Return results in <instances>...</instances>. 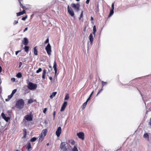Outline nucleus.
I'll return each mask as SVG.
<instances>
[{"mask_svg":"<svg viewBox=\"0 0 151 151\" xmlns=\"http://www.w3.org/2000/svg\"><path fill=\"white\" fill-rule=\"evenodd\" d=\"M24 104V102L23 100L22 99H19L17 102L16 106V107L19 109H22Z\"/></svg>","mask_w":151,"mask_h":151,"instance_id":"f257e3e1","label":"nucleus"},{"mask_svg":"<svg viewBox=\"0 0 151 151\" xmlns=\"http://www.w3.org/2000/svg\"><path fill=\"white\" fill-rule=\"evenodd\" d=\"M37 87V85L32 82L29 83L28 86V88L30 90L35 89Z\"/></svg>","mask_w":151,"mask_h":151,"instance_id":"f03ea898","label":"nucleus"},{"mask_svg":"<svg viewBox=\"0 0 151 151\" xmlns=\"http://www.w3.org/2000/svg\"><path fill=\"white\" fill-rule=\"evenodd\" d=\"M60 147L63 151H67V148L66 146V143L65 142H61L60 145Z\"/></svg>","mask_w":151,"mask_h":151,"instance_id":"7ed1b4c3","label":"nucleus"},{"mask_svg":"<svg viewBox=\"0 0 151 151\" xmlns=\"http://www.w3.org/2000/svg\"><path fill=\"white\" fill-rule=\"evenodd\" d=\"M73 8H74L76 11L78 12L79 10L80 5L78 4H76L74 3H72L70 5Z\"/></svg>","mask_w":151,"mask_h":151,"instance_id":"20e7f679","label":"nucleus"},{"mask_svg":"<svg viewBox=\"0 0 151 151\" xmlns=\"http://www.w3.org/2000/svg\"><path fill=\"white\" fill-rule=\"evenodd\" d=\"M47 54L50 55L51 52V47L49 43H48L46 47L45 48Z\"/></svg>","mask_w":151,"mask_h":151,"instance_id":"39448f33","label":"nucleus"},{"mask_svg":"<svg viewBox=\"0 0 151 151\" xmlns=\"http://www.w3.org/2000/svg\"><path fill=\"white\" fill-rule=\"evenodd\" d=\"M62 129L60 127H59L56 131L55 133L58 137H59L61 132Z\"/></svg>","mask_w":151,"mask_h":151,"instance_id":"423d86ee","label":"nucleus"},{"mask_svg":"<svg viewBox=\"0 0 151 151\" xmlns=\"http://www.w3.org/2000/svg\"><path fill=\"white\" fill-rule=\"evenodd\" d=\"M77 135L78 137L83 140L84 139V134L83 132H80L77 133Z\"/></svg>","mask_w":151,"mask_h":151,"instance_id":"0eeeda50","label":"nucleus"},{"mask_svg":"<svg viewBox=\"0 0 151 151\" xmlns=\"http://www.w3.org/2000/svg\"><path fill=\"white\" fill-rule=\"evenodd\" d=\"M1 116L2 118L6 122H8L9 120L10 119V117L6 116L5 114L3 113H1Z\"/></svg>","mask_w":151,"mask_h":151,"instance_id":"6e6552de","label":"nucleus"},{"mask_svg":"<svg viewBox=\"0 0 151 151\" xmlns=\"http://www.w3.org/2000/svg\"><path fill=\"white\" fill-rule=\"evenodd\" d=\"M67 105V102L66 101H65L64 102L62 107L61 108V109L60 110V111H63L65 109L66 106Z\"/></svg>","mask_w":151,"mask_h":151,"instance_id":"1a4fd4ad","label":"nucleus"},{"mask_svg":"<svg viewBox=\"0 0 151 151\" xmlns=\"http://www.w3.org/2000/svg\"><path fill=\"white\" fill-rule=\"evenodd\" d=\"M143 137L145 140L148 141H149V135L147 133H146L144 134L143 135Z\"/></svg>","mask_w":151,"mask_h":151,"instance_id":"9d476101","label":"nucleus"},{"mask_svg":"<svg viewBox=\"0 0 151 151\" xmlns=\"http://www.w3.org/2000/svg\"><path fill=\"white\" fill-rule=\"evenodd\" d=\"M25 119L28 121H31L32 120V117L30 115H26L25 116Z\"/></svg>","mask_w":151,"mask_h":151,"instance_id":"9b49d317","label":"nucleus"},{"mask_svg":"<svg viewBox=\"0 0 151 151\" xmlns=\"http://www.w3.org/2000/svg\"><path fill=\"white\" fill-rule=\"evenodd\" d=\"M89 39L90 42H91V44H92L93 42V39L92 33H91L90 34L89 36Z\"/></svg>","mask_w":151,"mask_h":151,"instance_id":"f8f14e48","label":"nucleus"},{"mask_svg":"<svg viewBox=\"0 0 151 151\" xmlns=\"http://www.w3.org/2000/svg\"><path fill=\"white\" fill-rule=\"evenodd\" d=\"M47 131L46 129L43 130L41 133L40 135L45 137Z\"/></svg>","mask_w":151,"mask_h":151,"instance_id":"ddd939ff","label":"nucleus"},{"mask_svg":"<svg viewBox=\"0 0 151 151\" xmlns=\"http://www.w3.org/2000/svg\"><path fill=\"white\" fill-rule=\"evenodd\" d=\"M57 65L55 61L54 63L53 68L55 70V73H57Z\"/></svg>","mask_w":151,"mask_h":151,"instance_id":"4468645a","label":"nucleus"},{"mask_svg":"<svg viewBox=\"0 0 151 151\" xmlns=\"http://www.w3.org/2000/svg\"><path fill=\"white\" fill-rule=\"evenodd\" d=\"M26 13V12L25 10H23L22 11L19 12L17 13V16H20L21 15H22Z\"/></svg>","mask_w":151,"mask_h":151,"instance_id":"2eb2a0df","label":"nucleus"},{"mask_svg":"<svg viewBox=\"0 0 151 151\" xmlns=\"http://www.w3.org/2000/svg\"><path fill=\"white\" fill-rule=\"evenodd\" d=\"M23 42L25 45H27L28 43V39L26 38H24Z\"/></svg>","mask_w":151,"mask_h":151,"instance_id":"dca6fc26","label":"nucleus"},{"mask_svg":"<svg viewBox=\"0 0 151 151\" xmlns=\"http://www.w3.org/2000/svg\"><path fill=\"white\" fill-rule=\"evenodd\" d=\"M69 14L70 15V16L72 17H74V12L72 10H70L68 11Z\"/></svg>","mask_w":151,"mask_h":151,"instance_id":"f3484780","label":"nucleus"},{"mask_svg":"<svg viewBox=\"0 0 151 151\" xmlns=\"http://www.w3.org/2000/svg\"><path fill=\"white\" fill-rule=\"evenodd\" d=\"M30 8V6L28 4H26L25 6H24V7L23 9V10L25 11V10L28 9Z\"/></svg>","mask_w":151,"mask_h":151,"instance_id":"a211bd4d","label":"nucleus"},{"mask_svg":"<svg viewBox=\"0 0 151 151\" xmlns=\"http://www.w3.org/2000/svg\"><path fill=\"white\" fill-rule=\"evenodd\" d=\"M26 146L27 149L28 150H29V149L31 148V144L29 142H28L27 143Z\"/></svg>","mask_w":151,"mask_h":151,"instance_id":"6ab92c4d","label":"nucleus"},{"mask_svg":"<svg viewBox=\"0 0 151 151\" xmlns=\"http://www.w3.org/2000/svg\"><path fill=\"white\" fill-rule=\"evenodd\" d=\"M44 137L43 136L40 134V135L39 137V142H42L44 139Z\"/></svg>","mask_w":151,"mask_h":151,"instance_id":"aec40b11","label":"nucleus"},{"mask_svg":"<svg viewBox=\"0 0 151 151\" xmlns=\"http://www.w3.org/2000/svg\"><path fill=\"white\" fill-rule=\"evenodd\" d=\"M34 52L35 55H37V47H35L34 48Z\"/></svg>","mask_w":151,"mask_h":151,"instance_id":"412c9836","label":"nucleus"},{"mask_svg":"<svg viewBox=\"0 0 151 151\" xmlns=\"http://www.w3.org/2000/svg\"><path fill=\"white\" fill-rule=\"evenodd\" d=\"M96 27L95 25L93 27V34L94 35V36H95L96 32Z\"/></svg>","mask_w":151,"mask_h":151,"instance_id":"4be33fe9","label":"nucleus"},{"mask_svg":"<svg viewBox=\"0 0 151 151\" xmlns=\"http://www.w3.org/2000/svg\"><path fill=\"white\" fill-rule=\"evenodd\" d=\"M25 51L27 53H28L29 51V47L27 46H25L24 47Z\"/></svg>","mask_w":151,"mask_h":151,"instance_id":"5701e85b","label":"nucleus"},{"mask_svg":"<svg viewBox=\"0 0 151 151\" xmlns=\"http://www.w3.org/2000/svg\"><path fill=\"white\" fill-rule=\"evenodd\" d=\"M57 93L56 92H55L52 93V94L50 95V98L51 99H52L54 97Z\"/></svg>","mask_w":151,"mask_h":151,"instance_id":"b1692460","label":"nucleus"},{"mask_svg":"<svg viewBox=\"0 0 151 151\" xmlns=\"http://www.w3.org/2000/svg\"><path fill=\"white\" fill-rule=\"evenodd\" d=\"M13 95L12 94H11L10 95H9L8 97V98L6 99L5 101H9L10 99H11L12 97L13 96Z\"/></svg>","mask_w":151,"mask_h":151,"instance_id":"393cba45","label":"nucleus"},{"mask_svg":"<svg viewBox=\"0 0 151 151\" xmlns=\"http://www.w3.org/2000/svg\"><path fill=\"white\" fill-rule=\"evenodd\" d=\"M16 77L18 78H21L22 77V73L19 72L18 73Z\"/></svg>","mask_w":151,"mask_h":151,"instance_id":"a878e982","label":"nucleus"},{"mask_svg":"<svg viewBox=\"0 0 151 151\" xmlns=\"http://www.w3.org/2000/svg\"><path fill=\"white\" fill-rule=\"evenodd\" d=\"M69 142L72 145H73L75 143V142L74 140H70L69 141Z\"/></svg>","mask_w":151,"mask_h":151,"instance_id":"bb28decb","label":"nucleus"},{"mask_svg":"<svg viewBox=\"0 0 151 151\" xmlns=\"http://www.w3.org/2000/svg\"><path fill=\"white\" fill-rule=\"evenodd\" d=\"M72 151H78V150L77 149V148L75 146H74L73 147V148L72 149Z\"/></svg>","mask_w":151,"mask_h":151,"instance_id":"cd10ccee","label":"nucleus"},{"mask_svg":"<svg viewBox=\"0 0 151 151\" xmlns=\"http://www.w3.org/2000/svg\"><path fill=\"white\" fill-rule=\"evenodd\" d=\"M36 139H37L36 137H33V138H32L31 139L30 141V142H34L36 140Z\"/></svg>","mask_w":151,"mask_h":151,"instance_id":"c85d7f7f","label":"nucleus"},{"mask_svg":"<svg viewBox=\"0 0 151 151\" xmlns=\"http://www.w3.org/2000/svg\"><path fill=\"white\" fill-rule=\"evenodd\" d=\"M114 10L111 9L110 10V14L109 16H111L112 15L114 14Z\"/></svg>","mask_w":151,"mask_h":151,"instance_id":"c756f323","label":"nucleus"},{"mask_svg":"<svg viewBox=\"0 0 151 151\" xmlns=\"http://www.w3.org/2000/svg\"><path fill=\"white\" fill-rule=\"evenodd\" d=\"M69 98V96L68 94H66L65 97L64 99L65 100H66L68 99Z\"/></svg>","mask_w":151,"mask_h":151,"instance_id":"7c9ffc66","label":"nucleus"},{"mask_svg":"<svg viewBox=\"0 0 151 151\" xmlns=\"http://www.w3.org/2000/svg\"><path fill=\"white\" fill-rule=\"evenodd\" d=\"M83 11H82L81 12L80 17L79 18V19H81V18L83 17Z\"/></svg>","mask_w":151,"mask_h":151,"instance_id":"2f4dec72","label":"nucleus"},{"mask_svg":"<svg viewBox=\"0 0 151 151\" xmlns=\"http://www.w3.org/2000/svg\"><path fill=\"white\" fill-rule=\"evenodd\" d=\"M17 91V89H14L12 91V93L11 94H12V95H13Z\"/></svg>","mask_w":151,"mask_h":151,"instance_id":"473e14b6","label":"nucleus"},{"mask_svg":"<svg viewBox=\"0 0 151 151\" xmlns=\"http://www.w3.org/2000/svg\"><path fill=\"white\" fill-rule=\"evenodd\" d=\"M42 71V68H39L36 71L37 73H39L40 72H41Z\"/></svg>","mask_w":151,"mask_h":151,"instance_id":"72a5a7b5","label":"nucleus"},{"mask_svg":"<svg viewBox=\"0 0 151 151\" xmlns=\"http://www.w3.org/2000/svg\"><path fill=\"white\" fill-rule=\"evenodd\" d=\"M87 103L86 102H85V103H84L83 105V108H84L86 107L87 104Z\"/></svg>","mask_w":151,"mask_h":151,"instance_id":"f704fd0d","label":"nucleus"},{"mask_svg":"<svg viewBox=\"0 0 151 151\" xmlns=\"http://www.w3.org/2000/svg\"><path fill=\"white\" fill-rule=\"evenodd\" d=\"M107 84V83L106 82H105L104 81H102V88H103V87L105 85V84Z\"/></svg>","mask_w":151,"mask_h":151,"instance_id":"c9c22d12","label":"nucleus"},{"mask_svg":"<svg viewBox=\"0 0 151 151\" xmlns=\"http://www.w3.org/2000/svg\"><path fill=\"white\" fill-rule=\"evenodd\" d=\"M33 102V101L32 99H29L28 101V103L29 104H31Z\"/></svg>","mask_w":151,"mask_h":151,"instance_id":"e433bc0d","label":"nucleus"},{"mask_svg":"<svg viewBox=\"0 0 151 151\" xmlns=\"http://www.w3.org/2000/svg\"><path fill=\"white\" fill-rule=\"evenodd\" d=\"M19 3L20 4V7L22 8L23 9V8L24 7V6L21 3V2L19 1Z\"/></svg>","mask_w":151,"mask_h":151,"instance_id":"4c0bfd02","label":"nucleus"},{"mask_svg":"<svg viewBox=\"0 0 151 151\" xmlns=\"http://www.w3.org/2000/svg\"><path fill=\"white\" fill-rule=\"evenodd\" d=\"M27 15H26V16H25V17H22V19L23 20H25L27 18Z\"/></svg>","mask_w":151,"mask_h":151,"instance_id":"58836bf2","label":"nucleus"},{"mask_svg":"<svg viewBox=\"0 0 151 151\" xmlns=\"http://www.w3.org/2000/svg\"><path fill=\"white\" fill-rule=\"evenodd\" d=\"M114 2H113L112 3V4L111 5V9L114 10Z\"/></svg>","mask_w":151,"mask_h":151,"instance_id":"ea45409f","label":"nucleus"},{"mask_svg":"<svg viewBox=\"0 0 151 151\" xmlns=\"http://www.w3.org/2000/svg\"><path fill=\"white\" fill-rule=\"evenodd\" d=\"M49 42V39L48 38L45 41V44H46L47 43H48Z\"/></svg>","mask_w":151,"mask_h":151,"instance_id":"a19ab883","label":"nucleus"},{"mask_svg":"<svg viewBox=\"0 0 151 151\" xmlns=\"http://www.w3.org/2000/svg\"><path fill=\"white\" fill-rule=\"evenodd\" d=\"M18 23V21H17L16 20H15V21H14V22L13 24L14 25H15L16 24H17Z\"/></svg>","mask_w":151,"mask_h":151,"instance_id":"79ce46f5","label":"nucleus"},{"mask_svg":"<svg viewBox=\"0 0 151 151\" xmlns=\"http://www.w3.org/2000/svg\"><path fill=\"white\" fill-rule=\"evenodd\" d=\"M46 70H44L43 73H42V75H45L46 73Z\"/></svg>","mask_w":151,"mask_h":151,"instance_id":"37998d69","label":"nucleus"},{"mask_svg":"<svg viewBox=\"0 0 151 151\" xmlns=\"http://www.w3.org/2000/svg\"><path fill=\"white\" fill-rule=\"evenodd\" d=\"M148 124L150 126H151V118H150V120L148 122Z\"/></svg>","mask_w":151,"mask_h":151,"instance_id":"c03bdc74","label":"nucleus"},{"mask_svg":"<svg viewBox=\"0 0 151 151\" xmlns=\"http://www.w3.org/2000/svg\"><path fill=\"white\" fill-rule=\"evenodd\" d=\"M47 109L46 108H45L44 109L43 111V112L45 114L46 113V111H47Z\"/></svg>","mask_w":151,"mask_h":151,"instance_id":"a18cd8bd","label":"nucleus"},{"mask_svg":"<svg viewBox=\"0 0 151 151\" xmlns=\"http://www.w3.org/2000/svg\"><path fill=\"white\" fill-rule=\"evenodd\" d=\"M11 80L13 82H14L15 81V79L14 78H12Z\"/></svg>","mask_w":151,"mask_h":151,"instance_id":"49530a36","label":"nucleus"},{"mask_svg":"<svg viewBox=\"0 0 151 151\" xmlns=\"http://www.w3.org/2000/svg\"><path fill=\"white\" fill-rule=\"evenodd\" d=\"M22 65V63L21 62H20L19 63V68H20L21 66Z\"/></svg>","mask_w":151,"mask_h":151,"instance_id":"de8ad7c7","label":"nucleus"},{"mask_svg":"<svg viewBox=\"0 0 151 151\" xmlns=\"http://www.w3.org/2000/svg\"><path fill=\"white\" fill-rule=\"evenodd\" d=\"M90 0H86V3L87 4H88Z\"/></svg>","mask_w":151,"mask_h":151,"instance_id":"09e8293b","label":"nucleus"},{"mask_svg":"<svg viewBox=\"0 0 151 151\" xmlns=\"http://www.w3.org/2000/svg\"><path fill=\"white\" fill-rule=\"evenodd\" d=\"M20 51H20V50H19V51H16V53H15L16 55H17L18 54V53L19 52H20Z\"/></svg>","mask_w":151,"mask_h":151,"instance_id":"8fccbe9b","label":"nucleus"},{"mask_svg":"<svg viewBox=\"0 0 151 151\" xmlns=\"http://www.w3.org/2000/svg\"><path fill=\"white\" fill-rule=\"evenodd\" d=\"M90 99V97H89L88 98V99H87L86 101V102L87 103L88 102Z\"/></svg>","mask_w":151,"mask_h":151,"instance_id":"3c124183","label":"nucleus"},{"mask_svg":"<svg viewBox=\"0 0 151 151\" xmlns=\"http://www.w3.org/2000/svg\"><path fill=\"white\" fill-rule=\"evenodd\" d=\"M68 11H69L71 9H70L69 6H68Z\"/></svg>","mask_w":151,"mask_h":151,"instance_id":"603ef678","label":"nucleus"},{"mask_svg":"<svg viewBox=\"0 0 151 151\" xmlns=\"http://www.w3.org/2000/svg\"><path fill=\"white\" fill-rule=\"evenodd\" d=\"M28 29V28L27 27H26L25 29L24 30L23 32H25L26 31H27Z\"/></svg>","mask_w":151,"mask_h":151,"instance_id":"864d4df0","label":"nucleus"},{"mask_svg":"<svg viewBox=\"0 0 151 151\" xmlns=\"http://www.w3.org/2000/svg\"><path fill=\"white\" fill-rule=\"evenodd\" d=\"M42 78L43 79H44L45 78V75H42Z\"/></svg>","mask_w":151,"mask_h":151,"instance_id":"5fc2aeb1","label":"nucleus"},{"mask_svg":"<svg viewBox=\"0 0 151 151\" xmlns=\"http://www.w3.org/2000/svg\"><path fill=\"white\" fill-rule=\"evenodd\" d=\"M102 88L99 91L97 95H98L99 93L100 92L102 91Z\"/></svg>","mask_w":151,"mask_h":151,"instance_id":"6e6d98bb","label":"nucleus"},{"mask_svg":"<svg viewBox=\"0 0 151 151\" xmlns=\"http://www.w3.org/2000/svg\"><path fill=\"white\" fill-rule=\"evenodd\" d=\"M2 71V68L0 66V72H1Z\"/></svg>","mask_w":151,"mask_h":151,"instance_id":"4d7b16f0","label":"nucleus"},{"mask_svg":"<svg viewBox=\"0 0 151 151\" xmlns=\"http://www.w3.org/2000/svg\"><path fill=\"white\" fill-rule=\"evenodd\" d=\"M49 79L51 80L52 79V78L51 77H49Z\"/></svg>","mask_w":151,"mask_h":151,"instance_id":"13d9d810","label":"nucleus"},{"mask_svg":"<svg viewBox=\"0 0 151 151\" xmlns=\"http://www.w3.org/2000/svg\"><path fill=\"white\" fill-rule=\"evenodd\" d=\"M91 20H93V18L92 17H91Z\"/></svg>","mask_w":151,"mask_h":151,"instance_id":"bf43d9fd","label":"nucleus"},{"mask_svg":"<svg viewBox=\"0 0 151 151\" xmlns=\"http://www.w3.org/2000/svg\"><path fill=\"white\" fill-rule=\"evenodd\" d=\"M55 112H54L53 113V116H54V117H55Z\"/></svg>","mask_w":151,"mask_h":151,"instance_id":"052dcab7","label":"nucleus"},{"mask_svg":"<svg viewBox=\"0 0 151 151\" xmlns=\"http://www.w3.org/2000/svg\"><path fill=\"white\" fill-rule=\"evenodd\" d=\"M92 94H91L89 96V97H90L91 98V96L92 95Z\"/></svg>","mask_w":151,"mask_h":151,"instance_id":"680f3d73","label":"nucleus"},{"mask_svg":"<svg viewBox=\"0 0 151 151\" xmlns=\"http://www.w3.org/2000/svg\"><path fill=\"white\" fill-rule=\"evenodd\" d=\"M1 87H0V93L1 92Z\"/></svg>","mask_w":151,"mask_h":151,"instance_id":"e2e57ef3","label":"nucleus"},{"mask_svg":"<svg viewBox=\"0 0 151 151\" xmlns=\"http://www.w3.org/2000/svg\"><path fill=\"white\" fill-rule=\"evenodd\" d=\"M49 67L51 68V70H52V68L50 66H49Z\"/></svg>","mask_w":151,"mask_h":151,"instance_id":"0e129e2a","label":"nucleus"},{"mask_svg":"<svg viewBox=\"0 0 151 151\" xmlns=\"http://www.w3.org/2000/svg\"><path fill=\"white\" fill-rule=\"evenodd\" d=\"M93 91H92V92H91V94H93Z\"/></svg>","mask_w":151,"mask_h":151,"instance_id":"69168bd1","label":"nucleus"},{"mask_svg":"<svg viewBox=\"0 0 151 151\" xmlns=\"http://www.w3.org/2000/svg\"><path fill=\"white\" fill-rule=\"evenodd\" d=\"M47 146H48V145H49V144L48 143H47Z\"/></svg>","mask_w":151,"mask_h":151,"instance_id":"338daca9","label":"nucleus"},{"mask_svg":"<svg viewBox=\"0 0 151 151\" xmlns=\"http://www.w3.org/2000/svg\"><path fill=\"white\" fill-rule=\"evenodd\" d=\"M16 151H19V150H16Z\"/></svg>","mask_w":151,"mask_h":151,"instance_id":"774afa93","label":"nucleus"}]
</instances>
